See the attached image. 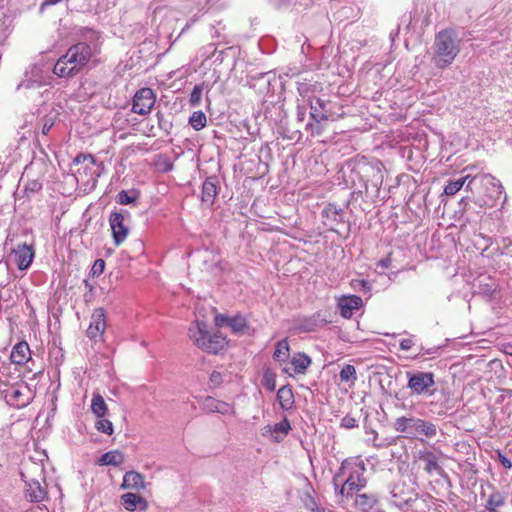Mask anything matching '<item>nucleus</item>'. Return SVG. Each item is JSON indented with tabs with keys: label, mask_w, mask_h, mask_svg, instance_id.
<instances>
[{
	"label": "nucleus",
	"mask_w": 512,
	"mask_h": 512,
	"mask_svg": "<svg viewBox=\"0 0 512 512\" xmlns=\"http://www.w3.org/2000/svg\"><path fill=\"white\" fill-rule=\"evenodd\" d=\"M505 353L512 355V342L505 345Z\"/></svg>",
	"instance_id": "6e6d98bb"
},
{
	"label": "nucleus",
	"mask_w": 512,
	"mask_h": 512,
	"mask_svg": "<svg viewBox=\"0 0 512 512\" xmlns=\"http://www.w3.org/2000/svg\"><path fill=\"white\" fill-rule=\"evenodd\" d=\"M306 115V109L304 107H298L297 118L299 121H303Z\"/></svg>",
	"instance_id": "603ef678"
},
{
	"label": "nucleus",
	"mask_w": 512,
	"mask_h": 512,
	"mask_svg": "<svg viewBox=\"0 0 512 512\" xmlns=\"http://www.w3.org/2000/svg\"><path fill=\"white\" fill-rule=\"evenodd\" d=\"M310 117L313 120H317L319 117L321 120H336L342 116V113H335L330 107V102H326L320 98H314L310 100Z\"/></svg>",
	"instance_id": "f8f14e48"
},
{
	"label": "nucleus",
	"mask_w": 512,
	"mask_h": 512,
	"mask_svg": "<svg viewBox=\"0 0 512 512\" xmlns=\"http://www.w3.org/2000/svg\"><path fill=\"white\" fill-rule=\"evenodd\" d=\"M40 71L41 69L37 65L32 66L30 72H26L25 79L18 84L17 89H29L43 85L45 82L38 77Z\"/></svg>",
	"instance_id": "4be33fe9"
},
{
	"label": "nucleus",
	"mask_w": 512,
	"mask_h": 512,
	"mask_svg": "<svg viewBox=\"0 0 512 512\" xmlns=\"http://www.w3.org/2000/svg\"><path fill=\"white\" fill-rule=\"evenodd\" d=\"M25 483V496L30 502L38 503L47 498L48 493L45 483L42 485L41 482L36 479L26 480Z\"/></svg>",
	"instance_id": "2eb2a0df"
},
{
	"label": "nucleus",
	"mask_w": 512,
	"mask_h": 512,
	"mask_svg": "<svg viewBox=\"0 0 512 512\" xmlns=\"http://www.w3.org/2000/svg\"><path fill=\"white\" fill-rule=\"evenodd\" d=\"M156 117H157L158 125H159L160 129L164 130L165 132H168L169 129H171V127H172L171 122L166 120L163 113H161V112H157Z\"/></svg>",
	"instance_id": "49530a36"
},
{
	"label": "nucleus",
	"mask_w": 512,
	"mask_h": 512,
	"mask_svg": "<svg viewBox=\"0 0 512 512\" xmlns=\"http://www.w3.org/2000/svg\"><path fill=\"white\" fill-rule=\"evenodd\" d=\"M340 426L345 429H353L358 427V421L354 417L346 415L341 419Z\"/></svg>",
	"instance_id": "79ce46f5"
},
{
	"label": "nucleus",
	"mask_w": 512,
	"mask_h": 512,
	"mask_svg": "<svg viewBox=\"0 0 512 512\" xmlns=\"http://www.w3.org/2000/svg\"><path fill=\"white\" fill-rule=\"evenodd\" d=\"M291 430L289 420L285 417L280 422L274 424L272 429V437L276 441L282 440Z\"/></svg>",
	"instance_id": "7c9ffc66"
},
{
	"label": "nucleus",
	"mask_w": 512,
	"mask_h": 512,
	"mask_svg": "<svg viewBox=\"0 0 512 512\" xmlns=\"http://www.w3.org/2000/svg\"><path fill=\"white\" fill-rule=\"evenodd\" d=\"M109 224L115 245H121L129 233V228L124 223V215L120 212H112L109 217Z\"/></svg>",
	"instance_id": "ddd939ff"
},
{
	"label": "nucleus",
	"mask_w": 512,
	"mask_h": 512,
	"mask_svg": "<svg viewBox=\"0 0 512 512\" xmlns=\"http://www.w3.org/2000/svg\"><path fill=\"white\" fill-rule=\"evenodd\" d=\"M509 394L512 395V391H510Z\"/></svg>",
	"instance_id": "bf43d9fd"
},
{
	"label": "nucleus",
	"mask_w": 512,
	"mask_h": 512,
	"mask_svg": "<svg viewBox=\"0 0 512 512\" xmlns=\"http://www.w3.org/2000/svg\"><path fill=\"white\" fill-rule=\"evenodd\" d=\"M207 118L202 111H195L189 118V124L197 131L206 126Z\"/></svg>",
	"instance_id": "c9c22d12"
},
{
	"label": "nucleus",
	"mask_w": 512,
	"mask_h": 512,
	"mask_svg": "<svg viewBox=\"0 0 512 512\" xmlns=\"http://www.w3.org/2000/svg\"><path fill=\"white\" fill-rule=\"evenodd\" d=\"M10 363L14 366L25 367L26 370L32 371L30 367V363H33L31 360V351L29 345L26 342H18L12 348L10 353Z\"/></svg>",
	"instance_id": "9b49d317"
},
{
	"label": "nucleus",
	"mask_w": 512,
	"mask_h": 512,
	"mask_svg": "<svg viewBox=\"0 0 512 512\" xmlns=\"http://www.w3.org/2000/svg\"><path fill=\"white\" fill-rule=\"evenodd\" d=\"M122 487L125 489H144L145 480L144 476L135 471L126 472L123 477Z\"/></svg>",
	"instance_id": "5701e85b"
},
{
	"label": "nucleus",
	"mask_w": 512,
	"mask_h": 512,
	"mask_svg": "<svg viewBox=\"0 0 512 512\" xmlns=\"http://www.w3.org/2000/svg\"><path fill=\"white\" fill-rule=\"evenodd\" d=\"M156 102V95L151 88L144 87L139 89L132 102V112L139 115H147L151 112Z\"/></svg>",
	"instance_id": "1a4fd4ad"
},
{
	"label": "nucleus",
	"mask_w": 512,
	"mask_h": 512,
	"mask_svg": "<svg viewBox=\"0 0 512 512\" xmlns=\"http://www.w3.org/2000/svg\"><path fill=\"white\" fill-rule=\"evenodd\" d=\"M391 494V504L401 510L407 509L415 501V498L412 495L403 498L400 497L395 490H393Z\"/></svg>",
	"instance_id": "f704fd0d"
},
{
	"label": "nucleus",
	"mask_w": 512,
	"mask_h": 512,
	"mask_svg": "<svg viewBox=\"0 0 512 512\" xmlns=\"http://www.w3.org/2000/svg\"><path fill=\"white\" fill-rule=\"evenodd\" d=\"M476 183H479L482 187H484L487 190V194L479 199L478 206L479 210L475 212L476 215H474V211L472 210V207L469 203L468 198H462L459 202L460 212L462 213V216L466 218L468 221H474L477 217H480L483 213L484 207H492L495 205V202L501 197V195L504 192V188L501 185L500 181L497 180L495 177L484 174L479 176L471 177L469 175V179L465 183V189L467 191H474V185Z\"/></svg>",
	"instance_id": "f257e3e1"
},
{
	"label": "nucleus",
	"mask_w": 512,
	"mask_h": 512,
	"mask_svg": "<svg viewBox=\"0 0 512 512\" xmlns=\"http://www.w3.org/2000/svg\"><path fill=\"white\" fill-rule=\"evenodd\" d=\"M468 179H469V175H466L460 179L448 181L447 185L444 187V194L447 196L455 195L458 191H460L464 187V185Z\"/></svg>",
	"instance_id": "473e14b6"
},
{
	"label": "nucleus",
	"mask_w": 512,
	"mask_h": 512,
	"mask_svg": "<svg viewBox=\"0 0 512 512\" xmlns=\"http://www.w3.org/2000/svg\"><path fill=\"white\" fill-rule=\"evenodd\" d=\"M121 499L125 505V508L129 511H134L139 504L145 503V500L142 496L134 493L123 494Z\"/></svg>",
	"instance_id": "72a5a7b5"
},
{
	"label": "nucleus",
	"mask_w": 512,
	"mask_h": 512,
	"mask_svg": "<svg viewBox=\"0 0 512 512\" xmlns=\"http://www.w3.org/2000/svg\"><path fill=\"white\" fill-rule=\"evenodd\" d=\"M391 262H392V259H391V255L389 254V255H387V257H385L377 262V268H381L382 270H385L391 266Z\"/></svg>",
	"instance_id": "de8ad7c7"
},
{
	"label": "nucleus",
	"mask_w": 512,
	"mask_h": 512,
	"mask_svg": "<svg viewBox=\"0 0 512 512\" xmlns=\"http://www.w3.org/2000/svg\"><path fill=\"white\" fill-rule=\"evenodd\" d=\"M302 502H303L305 508L308 509L309 511L320 512L318 503H317L315 497L312 495L311 487L305 491V493L302 497Z\"/></svg>",
	"instance_id": "e433bc0d"
},
{
	"label": "nucleus",
	"mask_w": 512,
	"mask_h": 512,
	"mask_svg": "<svg viewBox=\"0 0 512 512\" xmlns=\"http://www.w3.org/2000/svg\"><path fill=\"white\" fill-rule=\"evenodd\" d=\"M498 457H499V461H500V463L502 464L503 467H505L507 469H511L512 468V462L506 456H504L503 454L499 453Z\"/></svg>",
	"instance_id": "8fccbe9b"
},
{
	"label": "nucleus",
	"mask_w": 512,
	"mask_h": 512,
	"mask_svg": "<svg viewBox=\"0 0 512 512\" xmlns=\"http://www.w3.org/2000/svg\"><path fill=\"white\" fill-rule=\"evenodd\" d=\"M407 388L413 395L432 396L435 392V379L432 372H407Z\"/></svg>",
	"instance_id": "0eeeda50"
},
{
	"label": "nucleus",
	"mask_w": 512,
	"mask_h": 512,
	"mask_svg": "<svg viewBox=\"0 0 512 512\" xmlns=\"http://www.w3.org/2000/svg\"><path fill=\"white\" fill-rule=\"evenodd\" d=\"M116 199H117V203H119L121 205H128V204L134 203L137 200V195L134 191H132L130 193L125 190H122L117 194Z\"/></svg>",
	"instance_id": "58836bf2"
},
{
	"label": "nucleus",
	"mask_w": 512,
	"mask_h": 512,
	"mask_svg": "<svg viewBox=\"0 0 512 512\" xmlns=\"http://www.w3.org/2000/svg\"><path fill=\"white\" fill-rule=\"evenodd\" d=\"M321 121L322 120L317 117V120H314V122H309L306 124V129L309 130L313 136L320 135L323 132Z\"/></svg>",
	"instance_id": "ea45409f"
},
{
	"label": "nucleus",
	"mask_w": 512,
	"mask_h": 512,
	"mask_svg": "<svg viewBox=\"0 0 512 512\" xmlns=\"http://www.w3.org/2000/svg\"><path fill=\"white\" fill-rule=\"evenodd\" d=\"M419 459L424 462V470L428 474H437L439 476H444L445 472L443 468L439 465V457L430 450H424L419 452Z\"/></svg>",
	"instance_id": "a211bd4d"
},
{
	"label": "nucleus",
	"mask_w": 512,
	"mask_h": 512,
	"mask_svg": "<svg viewBox=\"0 0 512 512\" xmlns=\"http://www.w3.org/2000/svg\"><path fill=\"white\" fill-rule=\"evenodd\" d=\"M341 382L350 383L353 386L357 381L356 369L353 365L346 364L342 367L339 374Z\"/></svg>",
	"instance_id": "2f4dec72"
},
{
	"label": "nucleus",
	"mask_w": 512,
	"mask_h": 512,
	"mask_svg": "<svg viewBox=\"0 0 512 512\" xmlns=\"http://www.w3.org/2000/svg\"><path fill=\"white\" fill-rule=\"evenodd\" d=\"M73 163L75 165L79 164H85L82 169H89L92 171V178L94 180L98 179L101 175V170L103 169L102 163L98 164L96 162V159L90 155V154H78L74 160Z\"/></svg>",
	"instance_id": "412c9836"
},
{
	"label": "nucleus",
	"mask_w": 512,
	"mask_h": 512,
	"mask_svg": "<svg viewBox=\"0 0 512 512\" xmlns=\"http://www.w3.org/2000/svg\"><path fill=\"white\" fill-rule=\"evenodd\" d=\"M366 468L362 461L344 460L333 477L335 491L339 490L341 496L351 497L363 489L367 480L364 477Z\"/></svg>",
	"instance_id": "f03ea898"
},
{
	"label": "nucleus",
	"mask_w": 512,
	"mask_h": 512,
	"mask_svg": "<svg viewBox=\"0 0 512 512\" xmlns=\"http://www.w3.org/2000/svg\"><path fill=\"white\" fill-rule=\"evenodd\" d=\"M8 404L16 407L23 408L27 406L32 400V391L24 382H16L11 384L8 388L2 390Z\"/></svg>",
	"instance_id": "6e6552de"
},
{
	"label": "nucleus",
	"mask_w": 512,
	"mask_h": 512,
	"mask_svg": "<svg viewBox=\"0 0 512 512\" xmlns=\"http://www.w3.org/2000/svg\"><path fill=\"white\" fill-rule=\"evenodd\" d=\"M55 121L53 116H45L42 119V129L41 132L43 135H47L50 129L53 127Z\"/></svg>",
	"instance_id": "c03bdc74"
},
{
	"label": "nucleus",
	"mask_w": 512,
	"mask_h": 512,
	"mask_svg": "<svg viewBox=\"0 0 512 512\" xmlns=\"http://www.w3.org/2000/svg\"><path fill=\"white\" fill-rule=\"evenodd\" d=\"M218 194V180L216 177H208L202 185L201 201L206 207H212Z\"/></svg>",
	"instance_id": "6ab92c4d"
},
{
	"label": "nucleus",
	"mask_w": 512,
	"mask_h": 512,
	"mask_svg": "<svg viewBox=\"0 0 512 512\" xmlns=\"http://www.w3.org/2000/svg\"><path fill=\"white\" fill-rule=\"evenodd\" d=\"M378 503V497L373 493L356 494L355 505L363 512L372 510Z\"/></svg>",
	"instance_id": "b1692460"
},
{
	"label": "nucleus",
	"mask_w": 512,
	"mask_h": 512,
	"mask_svg": "<svg viewBox=\"0 0 512 512\" xmlns=\"http://www.w3.org/2000/svg\"><path fill=\"white\" fill-rule=\"evenodd\" d=\"M95 427L98 431L107 435H112L114 432L112 422L108 419H105L104 417L98 418L97 422L95 423Z\"/></svg>",
	"instance_id": "4c0bfd02"
},
{
	"label": "nucleus",
	"mask_w": 512,
	"mask_h": 512,
	"mask_svg": "<svg viewBox=\"0 0 512 512\" xmlns=\"http://www.w3.org/2000/svg\"><path fill=\"white\" fill-rule=\"evenodd\" d=\"M14 262L19 270H26L34 259L33 247L27 244L18 245L13 250Z\"/></svg>",
	"instance_id": "dca6fc26"
},
{
	"label": "nucleus",
	"mask_w": 512,
	"mask_h": 512,
	"mask_svg": "<svg viewBox=\"0 0 512 512\" xmlns=\"http://www.w3.org/2000/svg\"><path fill=\"white\" fill-rule=\"evenodd\" d=\"M125 460L124 454L119 450L104 453L97 461L101 466H120Z\"/></svg>",
	"instance_id": "a878e982"
},
{
	"label": "nucleus",
	"mask_w": 512,
	"mask_h": 512,
	"mask_svg": "<svg viewBox=\"0 0 512 512\" xmlns=\"http://www.w3.org/2000/svg\"><path fill=\"white\" fill-rule=\"evenodd\" d=\"M61 1L62 0H45L42 5L43 6H45V5H55V4H57V3L61 2Z\"/></svg>",
	"instance_id": "5fc2aeb1"
},
{
	"label": "nucleus",
	"mask_w": 512,
	"mask_h": 512,
	"mask_svg": "<svg viewBox=\"0 0 512 512\" xmlns=\"http://www.w3.org/2000/svg\"><path fill=\"white\" fill-rule=\"evenodd\" d=\"M460 52V40L453 30H442L435 36L432 61L438 69L450 66Z\"/></svg>",
	"instance_id": "20e7f679"
},
{
	"label": "nucleus",
	"mask_w": 512,
	"mask_h": 512,
	"mask_svg": "<svg viewBox=\"0 0 512 512\" xmlns=\"http://www.w3.org/2000/svg\"><path fill=\"white\" fill-rule=\"evenodd\" d=\"M201 95H202V87L199 86V85H196L191 94H190V102L192 105H197L199 104L200 100H201Z\"/></svg>",
	"instance_id": "a18cd8bd"
},
{
	"label": "nucleus",
	"mask_w": 512,
	"mask_h": 512,
	"mask_svg": "<svg viewBox=\"0 0 512 512\" xmlns=\"http://www.w3.org/2000/svg\"><path fill=\"white\" fill-rule=\"evenodd\" d=\"M189 337L197 347L208 353H218L227 344L226 338L219 333L210 334L203 321H196L189 327Z\"/></svg>",
	"instance_id": "39448f33"
},
{
	"label": "nucleus",
	"mask_w": 512,
	"mask_h": 512,
	"mask_svg": "<svg viewBox=\"0 0 512 512\" xmlns=\"http://www.w3.org/2000/svg\"><path fill=\"white\" fill-rule=\"evenodd\" d=\"M394 429L406 435L407 438L422 440V437L433 438L437 435V426L417 417H399L393 424Z\"/></svg>",
	"instance_id": "423d86ee"
},
{
	"label": "nucleus",
	"mask_w": 512,
	"mask_h": 512,
	"mask_svg": "<svg viewBox=\"0 0 512 512\" xmlns=\"http://www.w3.org/2000/svg\"><path fill=\"white\" fill-rule=\"evenodd\" d=\"M399 345L401 350L408 351L413 347L414 341L412 338L402 339Z\"/></svg>",
	"instance_id": "09e8293b"
},
{
	"label": "nucleus",
	"mask_w": 512,
	"mask_h": 512,
	"mask_svg": "<svg viewBox=\"0 0 512 512\" xmlns=\"http://www.w3.org/2000/svg\"><path fill=\"white\" fill-rule=\"evenodd\" d=\"M362 298L357 295L342 296L338 300V308L342 317L349 319L354 311L362 306Z\"/></svg>",
	"instance_id": "f3484780"
},
{
	"label": "nucleus",
	"mask_w": 512,
	"mask_h": 512,
	"mask_svg": "<svg viewBox=\"0 0 512 512\" xmlns=\"http://www.w3.org/2000/svg\"><path fill=\"white\" fill-rule=\"evenodd\" d=\"M92 48L85 42L72 45L62 55L53 67V73L61 78H68L78 74L90 61Z\"/></svg>",
	"instance_id": "7ed1b4c3"
},
{
	"label": "nucleus",
	"mask_w": 512,
	"mask_h": 512,
	"mask_svg": "<svg viewBox=\"0 0 512 512\" xmlns=\"http://www.w3.org/2000/svg\"><path fill=\"white\" fill-rule=\"evenodd\" d=\"M77 173H78L79 175H81V174H82L81 169H78V170H77Z\"/></svg>",
	"instance_id": "13d9d810"
},
{
	"label": "nucleus",
	"mask_w": 512,
	"mask_h": 512,
	"mask_svg": "<svg viewBox=\"0 0 512 512\" xmlns=\"http://www.w3.org/2000/svg\"><path fill=\"white\" fill-rule=\"evenodd\" d=\"M105 269V261L103 259H97L95 260L92 269L91 274L92 276H99L104 272Z\"/></svg>",
	"instance_id": "37998d69"
},
{
	"label": "nucleus",
	"mask_w": 512,
	"mask_h": 512,
	"mask_svg": "<svg viewBox=\"0 0 512 512\" xmlns=\"http://www.w3.org/2000/svg\"><path fill=\"white\" fill-rule=\"evenodd\" d=\"M506 502V495L500 491L492 492L486 502L485 508L489 512H496Z\"/></svg>",
	"instance_id": "bb28decb"
},
{
	"label": "nucleus",
	"mask_w": 512,
	"mask_h": 512,
	"mask_svg": "<svg viewBox=\"0 0 512 512\" xmlns=\"http://www.w3.org/2000/svg\"><path fill=\"white\" fill-rule=\"evenodd\" d=\"M211 382L219 384L221 382V374L219 372H213L210 376Z\"/></svg>",
	"instance_id": "3c124183"
},
{
	"label": "nucleus",
	"mask_w": 512,
	"mask_h": 512,
	"mask_svg": "<svg viewBox=\"0 0 512 512\" xmlns=\"http://www.w3.org/2000/svg\"><path fill=\"white\" fill-rule=\"evenodd\" d=\"M277 401L283 410H290L294 403V394L289 385L282 386L277 391Z\"/></svg>",
	"instance_id": "393cba45"
},
{
	"label": "nucleus",
	"mask_w": 512,
	"mask_h": 512,
	"mask_svg": "<svg viewBox=\"0 0 512 512\" xmlns=\"http://www.w3.org/2000/svg\"><path fill=\"white\" fill-rule=\"evenodd\" d=\"M203 410L209 413H220L223 415H232L235 412L233 405L213 397L205 398L203 401Z\"/></svg>",
	"instance_id": "aec40b11"
},
{
	"label": "nucleus",
	"mask_w": 512,
	"mask_h": 512,
	"mask_svg": "<svg viewBox=\"0 0 512 512\" xmlns=\"http://www.w3.org/2000/svg\"><path fill=\"white\" fill-rule=\"evenodd\" d=\"M6 30V27L0 28V38H4L6 36Z\"/></svg>",
	"instance_id": "4d7b16f0"
},
{
	"label": "nucleus",
	"mask_w": 512,
	"mask_h": 512,
	"mask_svg": "<svg viewBox=\"0 0 512 512\" xmlns=\"http://www.w3.org/2000/svg\"><path fill=\"white\" fill-rule=\"evenodd\" d=\"M289 355L290 348L287 339H282L278 341L275 347V351L273 353L274 360L279 363H283L289 358Z\"/></svg>",
	"instance_id": "c85d7f7f"
},
{
	"label": "nucleus",
	"mask_w": 512,
	"mask_h": 512,
	"mask_svg": "<svg viewBox=\"0 0 512 512\" xmlns=\"http://www.w3.org/2000/svg\"><path fill=\"white\" fill-rule=\"evenodd\" d=\"M263 385L268 391L273 392L276 389V379L274 374L265 373L263 376Z\"/></svg>",
	"instance_id": "a19ab883"
},
{
	"label": "nucleus",
	"mask_w": 512,
	"mask_h": 512,
	"mask_svg": "<svg viewBox=\"0 0 512 512\" xmlns=\"http://www.w3.org/2000/svg\"><path fill=\"white\" fill-rule=\"evenodd\" d=\"M83 173H84L85 175H89V176H90V177H89V179H87V183H89V182H93V183H95V182L98 180V179L94 180V179L92 178V171H91V170H89V169H87V170L83 169Z\"/></svg>",
	"instance_id": "864d4df0"
},
{
	"label": "nucleus",
	"mask_w": 512,
	"mask_h": 512,
	"mask_svg": "<svg viewBox=\"0 0 512 512\" xmlns=\"http://www.w3.org/2000/svg\"><path fill=\"white\" fill-rule=\"evenodd\" d=\"M106 315L103 308L95 309L91 315L90 324L86 331L90 340H101L106 330Z\"/></svg>",
	"instance_id": "9d476101"
},
{
	"label": "nucleus",
	"mask_w": 512,
	"mask_h": 512,
	"mask_svg": "<svg viewBox=\"0 0 512 512\" xmlns=\"http://www.w3.org/2000/svg\"><path fill=\"white\" fill-rule=\"evenodd\" d=\"M91 410L98 418L104 417L108 411L105 400L99 393L93 395Z\"/></svg>",
	"instance_id": "c756f323"
},
{
	"label": "nucleus",
	"mask_w": 512,
	"mask_h": 512,
	"mask_svg": "<svg viewBox=\"0 0 512 512\" xmlns=\"http://www.w3.org/2000/svg\"><path fill=\"white\" fill-rule=\"evenodd\" d=\"M294 372L296 374H304L307 368L311 365V359L304 353H299L291 360Z\"/></svg>",
	"instance_id": "cd10ccee"
},
{
	"label": "nucleus",
	"mask_w": 512,
	"mask_h": 512,
	"mask_svg": "<svg viewBox=\"0 0 512 512\" xmlns=\"http://www.w3.org/2000/svg\"><path fill=\"white\" fill-rule=\"evenodd\" d=\"M215 325L218 327L228 326L234 334H243L248 327L246 318L240 314L235 316L217 314Z\"/></svg>",
	"instance_id": "4468645a"
}]
</instances>
